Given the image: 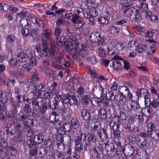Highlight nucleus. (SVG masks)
Listing matches in <instances>:
<instances>
[{
	"mask_svg": "<svg viewBox=\"0 0 159 159\" xmlns=\"http://www.w3.org/2000/svg\"><path fill=\"white\" fill-rule=\"evenodd\" d=\"M87 139L89 143H92L93 144H96L97 138L94 134H88L87 135L84 134L80 133L77 137L75 140V148L76 151L79 152L81 151L84 147V144Z\"/></svg>",
	"mask_w": 159,
	"mask_h": 159,
	"instance_id": "nucleus-1",
	"label": "nucleus"
},
{
	"mask_svg": "<svg viewBox=\"0 0 159 159\" xmlns=\"http://www.w3.org/2000/svg\"><path fill=\"white\" fill-rule=\"evenodd\" d=\"M122 4L121 10L125 16L128 17L131 16L137 7L132 6L128 0H124Z\"/></svg>",
	"mask_w": 159,
	"mask_h": 159,
	"instance_id": "nucleus-2",
	"label": "nucleus"
},
{
	"mask_svg": "<svg viewBox=\"0 0 159 159\" xmlns=\"http://www.w3.org/2000/svg\"><path fill=\"white\" fill-rule=\"evenodd\" d=\"M147 134L146 132H142L140 134V135L137 136L136 137V144L138 146L141 148H146L149 146V143L148 138L146 135L143 134Z\"/></svg>",
	"mask_w": 159,
	"mask_h": 159,
	"instance_id": "nucleus-3",
	"label": "nucleus"
},
{
	"mask_svg": "<svg viewBox=\"0 0 159 159\" xmlns=\"http://www.w3.org/2000/svg\"><path fill=\"white\" fill-rule=\"evenodd\" d=\"M90 40L94 43H98L100 44H103L106 39L104 36L102 38L100 34L96 31L92 32L89 35Z\"/></svg>",
	"mask_w": 159,
	"mask_h": 159,
	"instance_id": "nucleus-4",
	"label": "nucleus"
},
{
	"mask_svg": "<svg viewBox=\"0 0 159 159\" xmlns=\"http://www.w3.org/2000/svg\"><path fill=\"white\" fill-rule=\"evenodd\" d=\"M14 91L16 95L15 100L12 101L11 102L21 105V103L24 101L25 97L23 95L20 94V89L19 88L15 87Z\"/></svg>",
	"mask_w": 159,
	"mask_h": 159,
	"instance_id": "nucleus-5",
	"label": "nucleus"
},
{
	"mask_svg": "<svg viewBox=\"0 0 159 159\" xmlns=\"http://www.w3.org/2000/svg\"><path fill=\"white\" fill-rule=\"evenodd\" d=\"M11 112L7 115L8 118L12 119L15 118L16 116L18 110L17 109L21 106V105L11 102Z\"/></svg>",
	"mask_w": 159,
	"mask_h": 159,
	"instance_id": "nucleus-6",
	"label": "nucleus"
},
{
	"mask_svg": "<svg viewBox=\"0 0 159 159\" xmlns=\"http://www.w3.org/2000/svg\"><path fill=\"white\" fill-rule=\"evenodd\" d=\"M120 150L125 154L131 155L133 154H137L136 149L132 145L127 144L124 148H122Z\"/></svg>",
	"mask_w": 159,
	"mask_h": 159,
	"instance_id": "nucleus-7",
	"label": "nucleus"
},
{
	"mask_svg": "<svg viewBox=\"0 0 159 159\" xmlns=\"http://www.w3.org/2000/svg\"><path fill=\"white\" fill-rule=\"evenodd\" d=\"M65 97V98L64 100L65 102L69 103L71 105H74L77 106L79 104L78 99L74 95H66Z\"/></svg>",
	"mask_w": 159,
	"mask_h": 159,
	"instance_id": "nucleus-8",
	"label": "nucleus"
},
{
	"mask_svg": "<svg viewBox=\"0 0 159 159\" xmlns=\"http://www.w3.org/2000/svg\"><path fill=\"white\" fill-rule=\"evenodd\" d=\"M119 93L125 97H127L130 100H132L133 95L130 93L129 89L125 86L119 87L118 89Z\"/></svg>",
	"mask_w": 159,
	"mask_h": 159,
	"instance_id": "nucleus-9",
	"label": "nucleus"
},
{
	"mask_svg": "<svg viewBox=\"0 0 159 159\" xmlns=\"http://www.w3.org/2000/svg\"><path fill=\"white\" fill-rule=\"evenodd\" d=\"M144 135H145L147 137H150L151 139L155 141H159V130L156 129L151 132V133H147V134H143Z\"/></svg>",
	"mask_w": 159,
	"mask_h": 159,
	"instance_id": "nucleus-10",
	"label": "nucleus"
},
{
	"mask_svg": "<svg viewBox=\"0 0 159 159\" xmlns=\"http://www.w3.org/2000/svg\"><path fill=\"white\" fill-rule=\"evenodd\" d=\"M97 135L100 139H104L107 140L108 138V132L107 130L104 128L100 129L97 131Z\"/></svg>",
	"mask_w": 159,
	"mask_h": 159,
	"instance_id": "nucleus-11",
	"label": "nucleus"
},
{
	"mask_svg": "<svg viewBox=\"0 0 159 159\" xmlns=\"http://www.w3.org/2000/svg\"><path fill=\"white\" fill-rule=\"evenodd\" d=\"M155 112L153 109L148 105V106H145L141 110L142 114L146 116H149L153 112Z\"/></svg>",
	"mask_w": 159,
	"mask_h": 159,
	"instance_id": "nucleus-12",
	"label": "nucleus"
},
{
	"mask_svg": "<svg viewBox=\"0 0 159 159\" xmlns=\"http://www.w3.org/2000/svg\"><path fill=\"white\" fill-rule=\"evenodd\" d=\"M54 61L57 64L61 65L65 63V59L60 53L56 52L54 53Z\"/></svg>",
	"mask_w": 159,
	"mask_h": 159,
	"instance_id": "nucleus-13",
	"label": "nucleus"
},
{
	"mask_svg": "<svg viewBox=\"0 0 159 159\" xmlns=\"http://www.w3.org/2000/svg\"><path fill=\"white\" fill-rule=\"evenodd\" d=\"M114 117L118 119L117 124L121 125L125 122L126 115L124 111H120L119 112V115H115Z\"/></svg>",
	"mask_w": 159,
	"mask_h": 159,
	"instance_id": "nucleus-14",
	"label": "nucleus"
},
{
	"mask_svg": "<svg viewBox=\"0 0 159 159\" xmlns=\"http://www.w3.org/2000/svg\"><path fill=\"white\" fill-rule=\"evenodd\" d=\"M132 16V20L134 21L139 22L141 20L142 16L138 7L134 10Z\"/></svg>",
	"mask_w": 159,
	"mask_h": 159,
	"instance_id": "nucleus-15",
	"label": "nucleus"
},
{
	"mask_svg": "<svg viewBox=\"0 0 159 159\" xmlns=\"http://www.w3.org/2000/svg\"><path fill=\"white\" fill-rule=\"evenodd\" d=\"M135 94L138 98L140 97L145 98L150 96L148 91L147 89L143 88L138 89V91L136 92Z\"/></svg>",
	"mask_w": 159,
	"mask_h": 159,
	"instance_id": "nucleus-16",
	"label": "nucleus"
},
{
	"mask_svg": "<svg viewBox=\"0 0 159 159\" xmlns=\"http://www.w3.org/2000/svg\"><path fill=\"white\" fill-rule=\"evenodd\" d=\"M80 114L84 120H91L90 113L88 110L83 108L81 111Z\"/></svg>",
	"mask_w": 159,
	"mask_h": 159,
	"instance_id": "nucleus-17",
	"label": "nucleus"
},
{
	"mask_svg": "<svg viewBox=\"0 0 159 159\" xmlns=\"http://www.w3.org/2000/svg\"><path fill=\"white\" fill-rule=\"evenodd\" d=\"M49 119L51 124L55 123L56 124L59 121V116L56 112H53L50 114Z\"/></svg>",
	"mask_w": 159,
	"mask_h": 159,
	"instance_id": "nucleus-18",
	"label": "nucleus"
},
{
	"mask_svg": "<svg viewBox=\"0 0 159 159\" xmlns=\"http://www.w3.org/2000/svg\"><path fill=\"white\" fill-rule=\"evenodd\" d=\"M31 20L34 24H35L36 25L39 27H43L44 26L43 21L41 19L37 18L34 15L31 16Z\"/></svg>",
	"mask_w": 159,
	"mask_h": 159,
	"instance_id": "nucleus-19",
	"label": "nucleus"
},
{
	"mask_svg": "<svg viewBox=\"0 0 159 159\" xmlns=\"http://www.w3.org/2000/svg\"><path fill=\"white\" fill-rule=\"evenodd\" d=\"M14 127L15 130L16 134L22 133L24 129V128L22 125L18 122H14Z\"/></svg>",
	"mask_w": 159,
	"mask_h": 159,
	"instance_id": "nucleus-20",
	"label": "nucleus"
},
{
	"mask_svg": "<svg viewBox=\"0 0 159 159\" xmlns=\"http://www.w3.org/2000/svg\"><path fill=\"white\" fill-rule=\"evenodd\" d=\"M147 48L146 45L144 44H139L135 46V50L136 52L141 53L144 52Z\"/></svg>",
	"mask_w": 159,
	"mask_h": 159,
	"instance_id": "nucleus-21",
	"label": "nucleus"
},
{
	"mask_svg": "<svg viewBox=\"0 0 159 159\" xmlns=\"http://www.w3.org/2000/svg\"><path fill=\"white\" fill-rule=\"evenodd\" d=\"M35 97L36 98H34L33 97V99H30V100L31 101V103L33 107L34 105L40 107L43 102V99L40 97Z\"/></svg>",
	"mask_w": 159,
	"mask_h": 159,
	"instance_id": "nucleus-22",
	"label": "nucleus"
},
{
	"mask_svg": "<svg viewBox=\"0 0 159 159\" xmlns=\"http://www.w3.org/2000/svg\"><path fill=\"white\" fill-rule=\"evenodd\" d=\"M84 105L85 106H87L91 101L90 96L87 93H86L80 97Z\"/></svg>",
	"mask_w": 159,
	"mask_h": 159,
	"instance_id": "nucleus-23",
	"label": "nucleus"
},
{
	"mask_svg": "<svg viewBox=\"0 0 159 159\" xmlns=\"http://www.w3.org/2000/svg\"><path fill=\"white\" fill-rule=\"evenodd\" d=\"M27 102L28 103L25 104L23 107V110L24 113L30 115L32 111V108L30 105V102L28 100L27 101Z\"/></svg>",
	"mask_w": 159,
	"mask_h": 159,
	"instance_id": "nucleus-24",
	"label": "nucleus"
},
{
	"mask_svg": "<svg viewBox=\"0 0 159 159\" xmlns=\"http://www.w3.org/2000/svg\"><path fill=\"white\" fill-rule=\"evenodd\" d=\"M115 99L116 101L119 102L120 104L123 105H125L126 102L125 97L120 94L116 95Z\"/></svg>",
	"mask_w": 159,
	"mask_h": 159,
	"instance_id": "nucleus-25",
	"label": "nucleus"
},
{
	"mask_svg": "<svg viewBox=\"0 0 159 159\" xmlns=\"http://www.w3.org/2000/svg\"><path fill=\"white\" fill-rule=\"evenodd\" d=\"M149 105L154 111L155 110L156 111V110L159 108V100H157V98H154L151 102H150V104Z\"/></svg>",
	"mask_w": 159,
	"mask_h": 159,
	"instance_id": "nucleus-26",
	"label": "nucleus"
},
{
	"mask_svg": "<svg viewBox=\"0 0 159 159\" xmlns=\"http://www.w3.org/2000/svg\"><path fill=\"white\" fill-rule=\"evenodd\" d=\"M104 144L105 148L107 152H114L116 150L115 146V144L114 143H104Z\"/></svg>",
	"mask_w": 159,
	"mask_h": 159,
	"instance_id": "nucleus-27",
	"label": "nucleus"
},
{
	"mask_svg": "<svg viewBox=\"0 0 159 159\" xmlns=\"http://www.w3.org/2000/svg\"><path fill=\"white\" fill-rule=\"evenodd\" d=\"M155 33L152 30H143V34L142 35L146 38H151Z\"/></svg>",
	"mask_w": 159,
	"mask_h": 159,
	"instance_id": "nucleus-28",
	"label": "nucleus"
},
{
	"mask_svg": "<svg viewBox=\"0 0 159 159\" xmlns=\"http://www.w3.org/2000/svg\"><path fill=\"white\" fill-rule=\"evenodd\" d=\"M30 87L31 88V93L30 94H33L35 97H39L38 93V87L36 84L33 83L30 85Z\"/></svg>",
	"mask_w": 159,
	"mask_h": 159,
	"instance_id": "nucleus-29",
	"label": "nucleus"
},
{
	"mask_svg": "<svg viewBox=\"0 0 159 159\" xmlns=\"http://www.w3.org/2000/svg\"><path fill=\"white\" fill-rule=\"evenodd\" d=\"M29 57V56L27 54H24L23 52H21L17 56V58L21 62H26L27 61V59Z\"/></svg>",
	"mask_w": 159,
	"mask_h": 159,
	"instance_id": "nucleus-30",
	"label": "nucleus"
},
{
	"mask_svg": "<svg viewBox=\"0 0 159 159\" xmlns=\"http://www.w3.org/2000/svg\"><path fill=\"white\" fill-rule=\"evenodd\" d=\"M131 100L132 101L130 104V109L138 111L141 108L139 103L136 101H133V99Z\"/></svg>",
	"mask_w": 159,
	"mask_h": 159,
	"instance_id": "nucleus-31",
	"label": "nucleus"
},
{
	"mask_svg": "<svg viewBox=\"0 0 159 159\" xmlns=\"http://www.w3.org/2000/svg\"><path fill=\"white\" fill-rule=\"evenodd\" d=\"M61 141L65 144L68 145L71 142V138L69 135L65 134L63 136H61Z\"/></svg>",
	"mask_w": 159,
	"mask_h": 159,
	"instance_id": "nucleus-32",
	"label": "nucleus"
},
{
	"mask_svg": "<svg viewBox=\"0 0 159 159\" xmlns=\"http://www.w3.org/2000/svg\"><path fill=\"white\" fill-rule=\"evenodd\" d=\"M98 116L102 119H105L107 117V111L104 108H102L98 111Z\"/></svg>",
	"mask_w": 159,
	"mask_h": 159,
	"instance_id": "nucleus-33",
	"label": "nucleus"
},
{
	"mask_svg": "<svg viewBox=\"0 0 159 159\" xmlns=\"http://www.w3.org/2000/svg\"><path fill=\"white\" fill-rule=\"evenodd\" d=\"M112 67L114 70H119L122 68V65L120 62L119 61L116 60L113 62Z\"/></svg>",
	"mask_w": 159,
	"mask_h": 159,
	"instance_id": "nucleus-34",
	"label": "nucleus"
},
{
	"mask_svg": "<svg viewBox=\"0 0 159 159\" xmlns=\"http://www.w3.org/2000/svg\"><path fill=\"white\" fill-rule=\"evenodd\" d=\"M88 11V16L90 17L96 16L97 15V10L95 8L93 7H91L88 10L86 11Z\"/></svg>",
	"mask_w": 159,
	"mask_h": 159,
	"instance_id": "nucleus-35",
	"label": "nucleus"
},
{
	"mask_svg": "<svg viewBox=\"0 0 159 159\" xmlns=\"http://www.w3.org/2000/svg\"><path fill=\"white\" fill-rule=\"evenodd\" d=\"M34 141L37 144L41 143L43 142V136L42 134H38L35 135L34 138Z\"/></svg>",
	"mask_w": 159,
	"mask_h": 159,
	"instance_id": "nucleus-36",
	"label": "nucleus"
},
{
	"mask_svg": "<svg viewBox=\"0 0 159 159\" xmlns=\"http://www.w3.org/2000/svg\"><path fill=\"white\" fill-rule=\"evenodd\" d=\"M42 53L44 58L47 59L49 57L50 52L49 51V48L48 47L45 46L44 48H42L41 49Z\"/></svg>",
	"mask_w": 159,
	"mask_h": 159,
	"instance_id": "nucleus-37",
	"label": "nucleus"
},
{
	"mask_svg": "<svg viewBox=\"0 0 159 159\" xmlns=\"http://www.w3.org/2000/svg\"><path fill=\"white\" fill-rule=\"evenodd\" d=\"M147 133H151V132L154 131L156 129V125L155 123L152 122H149L147 125Z\"/></svg>",
	"mask_w": 159,
	"mask_h": 159,
	"instance_id": "nucleus-38",
	"label": "nucleus"
},
{
	"mask_svg": "<svg viewBox=\"0 0 159 159\" xmlns=\"http://www.w3.org/2000/svg\"><path fill=\"white\" fill-rule=\"evenodd\" d=\"M41 105L42 106L39 107H40L39 108V112L41 114H44L47 109V104L46 103L44 102L43 101Z\"/></svg>",
	"mask_w": 159,
	"mask_h": 159,
	"instance_id": "nucleus-39",
	"label": "nucleus"
},
{
	"mask_svg": "<svg viewBox=\"0 0 159 159\" xmlns=\"http://www.w3.org/2000/svg\"><path fill=\"white\" fill-rule=\"evenodd\" d=\"M43 71L48 76L53 77L55 75L54 71L51 69L48 68V67L43 69Z\"/></svg>",
	"mask_w": 159,
	"mask_h": 159,
	"instance_id": "nucleus-40",
	"label": "nucleus"
},
{
	"mask_svg": "<svg viewBox=\"0 0 159 159\" xmlns=\"http://www.w3.org/2000/svg\"><path fill=\"white\" fill-rule=\"evenodd\" d=\"M27 144L28 146L30 148L37 147L38 145L37 143L34 141V139L32 138L29 139L27 141Z\"/></svg>",
	"mask_w": 159,
	"mask_h": 159,
	"instance_id": "nucleus-41",
	"label": "nucleus"
},
{
	"mask_svg": "<svg viewBox=\"0 0 159 159\" xmlns=\"http://www.w3.org/2000/svg\"><path fill=\"white\" fill-rule=\"evenodd\" d=\"M42 65L40 66L41 69H44L48 67L50 64V61L48 59L43 58L41 60Z\"/></svg>",
	"mask_w": 159,
	"mask_h": 159,
	"instance_id": "nucleus-42",
	"label": "nucleus"
},
{
	"mask_svg": "<svg viewBox=\"0 0 159 159\" xmlns=\"http://www.w3.org/2000/svg\"><path fill=\"white\" fill-rule=\"evenodd\" d=\"M71 125L73 129H77L80 125V123L78 120L76 118H73L71 120Z\"/></svg>",
	"mask_w": 159,
	"mask_h": 159,
	"instance_id": "nucleus-43",
	"label": "nucleus"
},
{
	"mask_svg": "<svg viewBox=\"0 0 159 159\" xmlns=\"http://www.w3.org/2000/svg\"><path fill=\"white\" fill-rule=\"evenodd\" d=\"M37 86L38 88V93L39 94V96L40 97L42 95V92H43L45 90V86L44 84L41 83L37 84Z\"/></svg>",
	"mask_w": 159,
	"mask_h": 159,
	"instance_id": "nucleus-44",
	"label": "nucleus"
},
{
	"mask_svg": "<svg viewBox=\"0 0 159 159\" xmlns=\"http://www.w3.org/2000/svg\"><path fill=\"white\" fill-rule=\"evenodd\" d=\"M139 9L141 12H144L148 11V5L146 3L142 2V3H140Z\"/></svg>",
	"mask_w": 159,
	"mask_h": 159,
	"instance_id": "nucleus-45",
	"label": "nucleus"
},
{
	"mask_svg": "<svg viewBox=\"0 0 159 159\" xmlns=\"http://www.w3.org/2000/svg\"><path fill=\"white\" fill-rule=\"evenodd\" d=\"M62 32V29L60 26H57L55 27V29L54 34L56 36V39L58 41L59 39V37L61 34Z\"/></svg>",
	"mask_w": 159,
	"mask_h": 159,
	"instance_id": "nucleus-46",
	"label": "nucleus"
},
{
	"mask_svg": "<svg viewBox=\"0 0 159 159\" xmlns=\"http://www.w3.org/2000/svg\"><path fill=\"white\" fill-rule=\"evenodd\" d=\"M29 35L32 37L34 40H35L37 38V30L35 29H30Z\"/></svg>",
	"mask_w": 159,
	"mask_h": 159,
	"instance_id": "nucleus-47",
	"label": "nucleus"
},
{
	"mask_svg": "<svg viewBox=\"0 0 159 159\" xmlns=\"http://www.w3.org/2000/svg\"><path fill=\"white\" fill-rule=\"evenodd\" d=\"M18 119L20 121H23L26 120L28 118L30 117V115L25 113H23L22 115H19Z\"/></svg>",
	"mask_w": 159,
	"mask_h": 159,
	"instance_id": "nucleus-48",
	"label": "nucleus"
},
{
	"mask_svg": "<svg viewBox=\"0 0 159 159\" xmlns=\"http://www.w3.org/2000/svg\"><path fill=\"white\" fill-rule=\"evenodd\" d=\"M23 67L24 69L30 73L34 72V70H35V69H33V67L31 66L30 64H25L23 66Z\"/></svg>",
	"mask_w": 159,
	"mask_h": 159,
	"instance_id": "nucleus-49",
	"label": "nucleus"
},
{
	"mask_svg": "<svg viewBox=\"0 0 159 159\" xmlns=\"http://www.w3.org/2000/svg\"><path fill=\"white\" fill-rule=\"evenodd\" d=\"M44 145L47 148H52L53 147V141L51 139L45 140Z\"/></svg>",
	"mask_w": 159,
	"mask_h": 159,
	"instance_id": "nucleus-50",
	"label": "nucleus"
},
{
	"mask_svg": "<svg viewBox=\"0 0 159 159\" xmlns=\"http://www.w3.org/2000/svg\"><path fill=\"white\" fill-rule=\"evenodd\" d=\"M16 137V140L19 143L23 142L25 141V137L23 133L18 134Z\"/></svg>",
	"mask_w": 159,
	"mask_h": 159,
	"instance_id": "nucleus-51",
	"label": "nucleus"
},
{
	"mask_svg": "<svg viewBox=\"0 0 159 159\" xmlns=\"http://www.w3.org/2000/svg\"><path fill=\"white\" fill-rule=\"evenodd\" d=\"M66 10L65 9L62 8L56 10L55 11L56 16L57 15L58 17H62L63 16V13Z\"/></svg>",
	"mask_w": 159,
	"mask_h": 159,
	"instance_id": "nucleus-52",
	"label": "nucleus"
},
{
	"mask_svg": "<svg viewBox=\"0 0 159 159\" xmlns=\"http://www.w3.org/2000/svg\"><path fill=\"white\" fill-rule=\"evenodd\" d=\"M44 38L47 39H50L52 36L51 33L47 29L44 30L43 33Z\"/></svg>",
	"mask_w": 159,
	"mask_h": 159,
	"instance_id": "nucleus-53",
	"label": "nucleus"
},
{
	"mask_svg": "<svg viewBox=\"0 0 159 159\" xmlns=\"http://www.w3.org/2000/svg\"><path fill=\"white\" fill-rule=\"evenodd\" d=\"M110 30L111 33L113 34H117L120 31L119 28L115 27L114 26H112L110 27Z\"/></svg>",
	"mask_w": 159,
	"mask_h": 159,
	"instance_id": "nucleus-54",
	"label": "nucleus"
},
{
	"mask_svg": "<svg viewBox=\"0 0 159 159\" xmlns=\"http://www.w3.org/2000/svg\"><path fill=\"white\" fill-rule=\"evenodd\" d=\"M155 46L154 44L151 45L148 48L146 53L148 55H152L156 51V50L154 48Z\"/></svg>",
	"mask_w": 159,
	"mask_h": 159,
	"instance_id": "nucleus-55",
	"label": "nucleus"
},
{
	"mask_svg": "<svg viewBox=\"0 0 159 159\" xmlns=\"http://www.w3.org/2000/svg\"><path fill=\"white\" fill-rule=\"evenodd\" d=\"M25 130V134L27 136L30 137L34 135V133L33 130L31 129L30 128L26 129Z\"/></svg>",
	"mask_w": 159,
	"mask_h": 159,
	"instance_id": "nucleus-56",
	"label": "nucleus"
},
{
	"mask_svg": "<svg viewBox=\"0 0 159 159\" xmlns=\"http://www.w3.org/2000/svg\"><path fill=\"white\" fill-rule=\"evenodd\" d=\"M106 97L109 100H111L112 101H114L116 98V96H115L114 93L111 91H110L106 94Z\"/></svg>",
	"mask_w": 159,
	"mask_h": 159,
	"instance_id": "nucleus-57",
	"label": "nucleus"
},
{
	"mask_svg": "<svg viewBox=\"0 0 159 159\" xmlns=\"http://www.w3.org/2000/svg\"><path fill=\"white\" fill-rule=\"evenodd\" d=\"M71 124L67 122L64 123L62 126V127L66 131L69 132L71 129Z\"/></svg>",
	"mask_w": 159,
	"mask_h": 159,
	"instance_id": "nucleus-58",
	"label": "nucleus"
},
{
	"mask_svg": "<svg viewBox=\"0 0 159 159\" xmlns=\"http://www.w3.org/2000/svg\"><path fill=\"white\" fill-rule=\"evenodd\" d=\"M77 93L79 95V96L80 98L86 93H87L84 91V89L82 87H80L77 90Z\"/></svg>",
	"mask_w": 159,
	"mask_h": 159,
	"instance_id": "nucleus-59",
	"label": "nucleus"
},
{
	"mask_svg": "<svg viewBox=\"0 0 159 159\" xmlns=\"http://www.w3.org/2000/svg\"><path fill=\"white\" fill-rule=\"evenodd\" d=\"M98 51L99 55L101 57H104L107 54L106 51L101 47L98 49Z\"/></svg>",
	"mask_w": 159,
	"mask_h": 159,
	"instance_id": "nucleus-60",
	"label": "nucleus"
},
{
	"mask_svg": "<svg viewBox=\"0 0 159 159\" xmlns=\"http://www.w3.org/2000/svg\"><path fill=\"white\" fill-rule=\"evenodd\" d=\"M98 20L101 24H107L108 22V19L106 17L103 16L99 17Z\"/></svg>",
	"mask_w": 159,
	"mask_h": 159,
	"instance_id": "nucleus-61",
	"label": "nucleus"
},
{
	"mask_svg": "<svg viewBox=\"0 0 159 159\" xmlns=\"http://www.w3.org/2000/svg\"><path fill=\"white\" fill-rule=\"evenodd\" d=\"M8 145L7 142L3 138H0V147L5 148Z\"/></svg>",
	"mask_w": 159,
	"mask_h": 159,
	"instance_id": "nucleus-62",
	"label": "nucleus"
},
{
	"mask_svg": "<svg viewBox=\"0 0 159 159\" xmlns=\"http://www.w3.org/2000/svg\"><path fill=\"white\" fill-rule=\"evenodd\" d=\"M100 103L105 106L106 107L109 104V99H107L106 98L101 97L100 99Z\"/></svg>",
	"mask_w": 159,
	"mask_h": 159,
	"instance_id": "nucleus-63",
	"label": "nucleus"
},
{
	"mask_svg": "<svg viewBox=\"0 0 159 159\" xmlns=\"http://www.w3.org/2000/svg\"><path fill=\"white\" fill-rule=\"evenodd\" d=\"M67 42V39L64 36H61L60 39L58 44L60 46L65 45Z\"/></svg>",
	"mask_w": 159,
	"mask_h": 159,
	"instance_id": "nucleus-64",
	"label": "nucleus"
}]
</instances>
